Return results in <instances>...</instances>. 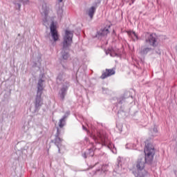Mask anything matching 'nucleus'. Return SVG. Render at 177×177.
Wrapping results in <instances>:
<instances>
[{
	"label": "nucleus",
	"instance_id": "nucleus-5",
	"mask_svg": "<svg viewBox=\"0 0 177 177\" xmlns=\"http://www.w3.org/2000/svg\"><path fill=\"white\" fill-rule=\"evenodd\" d=\"M60 129H57L55 138L54 140L55 145L58 147L59 153H60V146H62V142H63V140L60 138Z\"/></svg>",
	"mask_w": 177,
	"mask_h": 177
},
{
	"label": "nucleus",
	"instance_id": "nucleus-22",
	"mask_svg": "<svg viewBox=\"0 0 177 177\" xmlns=\"http://www.w3.org/2000/svg\"><path fill=\"white\" fill-rule=\"evenodd\" d=\"M102 142H104L103 140H102Z\"/></svg>",
	"mask_w": 177,
	"mask_h": 177
},
{
	"label": "nucleus",
	"instance_id": "nucleus-19",
	"mask_svg": "<svg viewBox=\"0 0 177 177\" xmlns=\"http://www.w3.org/2000/svg\"><path fill=\"white\" fill-rule=\"evenodd\" d=\"M59 2H63V0H58Z\"/></svg>",
	"mask_w": 177,
	"mask_h": 177
},
{
	"label": "nucleus",
	"instance_id": "nucleus-15",
	"mask_svg": "<svg viewBox=\"0 0 177 177\" xmlns=\"http://www.w3.org/2000/svg\"><path fill=\"white\" fill-rule=\"evenodd\" d=\"M151 50V48H146L142 50V53H147V52Z\"/></svg>",
	"mask_w": 177,
	"mask_h": 177
},
{
	"label": "nucleus",
	"instance_id": "nucleus-11",
	"mask_svg": "<svg viewBox=\"0 0 177 177\" xmlns=\"http://www.w3.org/2000/svg\"><path fill=\"white\" fill-rule=\"evenodd\" d=\"M127 34L129 37H131L133 39V41L139 39V37H138V35L133 31H128Z\"/></svg>",
	"mask_w": 177,
	"mask_h": 177
},
{
	"label": "nucleus",
	"instance_id": "nucleus-18",
	"mask_svg": "<svg viewBox=\"0 0 177 177\" xmlns=\"http://www.w3.org/2000/svg\"><path fill=\"white\" fill-rule=\"evenodd\" d=\"M46 21H48V20L46 19V18H45L44 24L45 23H46Z\"/></svg>",
	"mask_w": 177,
	"mask_h": 177
},
{
	"label": "nucleus",
	"instance_id": "nucleus-4",
	"mask_svg": "<svg viewBox=\"0 0 177 177\" xmlns=\"http://www.w3.org/2000/svg\"><path fill=\"white\" fill-rule=\"evenodd\" d=\"M145 44L147 45H150V46H153V48H156L158 45L156 35L154 34L146 33Z\"/></svg>",
	"mask_w": 177,
	"mask_h": 177
},
{
	"label": "nucleus",
	"instance_id": "nucleus-6",
	"mask_svg": "<svg viewBox=\"0 0 177 177\" xmlns=\"http://www.w3.org/2000/svg\"><path fill=\"white\" fill-rule=\"evenodd\" d=\"M51 36L53 39L56 42V41H59V34L57 33V30H56V26L55 24H52L50 27Z\"/></svg>",
	"mask_w": 177,
	"mask_h": 177
},
{
	"label": "nucleus",
	"instance_id": "nucleus-20",
	"mask_svg": "<svg viewBox=\"0 0 177 177\" xmlns=\"http://www.w3.org/2000/svg\"><path fill=\"white\" fill-rule=\"evenodd\" d=\"M83 128H84V129H85V130L86 131V129L85 127H83Z\"/></svg>",
	"mask_w": 177,
	"mask_h": 177
},
{
	"label": "nucleus",
	"instance_id": "nucleus-17",
	"mask_svg": "<svg viewBox=\"0 0 177 177\" xmlns=\"http://www.w3.org/2000/svg\"><path fill=\"white\" fill-rule=\"evenodd\" d=\"M97 3H100V0H97Z\"/></svg>",
	"mask_w": 177,
	"mask_h": 177
},
{
	"label": "nucleus",
	"instance_id": "nucleus-12",
	"mask_svg": "<svg viewBox=\"0 0 177 177\" xmlns=\"http://www.w3.org/2000/svg\"><path fill=\"white\" fill-rule=\"evenodd\" d=\"M109 28L110 26H109L108 28H104L103 29H101L100 31V34L103 37H104L105 35H107V34L110 32V30H109Z\"/></svg>",
	"mask_w": 177,
	"mask_h": 177
},
{
	"label": "nucleus",
	"instance_id": "nucleus-2",
	"mask_svg": "<svg viewBox=\"0 0 177 177\" xmlns=\"http://www.w3.org/2000/svg\"><path fill=\"white\" fill-rule=\"evenodd\" d=\"M44 82V80L42 79H40L38 82V86H37V95L36 96V100L35 102V106L36 109H39L44 103L42 102V91H44V87L42 86V83Z\"/></svg>",
	"mask_w": 177,
	"mask_h": 177
},
{
	"label": "nucleus",
	"instance_id": "nucleus-3",
	"mask_svg": "<svg viewBox=\"0 0 177 177\" xmlns=\"http://www.w3.org/2000/svg\"><path fill=\"white\" fill-rule=\"evenodd\" d=\"M73 35H74V32L70 30L65 31V35L64 37L63 41L64 49H67V48L71 46V44H73Z\"/></svg>",
	"mask_w": 177,
	"mask_h": 177
},
{
	"label": "nucleus",
	"instance_id": "nucleus-10",
	"mask_svg": "<svg viewBox=\"0 0 177 177\" xmlns=\"http://www.w3.org/2000/svg\"><path fill=\"white\" fill-rule=\"evenodd\" d=\"M95 12H96V7L92 6L90 8L86 13L89 16L90 19H93V15H95Z\"/></svg>",
	"mask_w": 177,
	"mask_h": 177
},
{
	"label": "nucleus",
	"instance_id": "nucleus-13",
	"mask_svg": "<svg viewBox=\"0 0 177 177\" xmlns=\"http://www.w3.org/2000/svg\"><path fill=\"white\" fill-rule=\"evenodd\" d=\"M67 91V87L66 88H62L61 89V92H62V96H64V95H66V91Z\"/></svg>",
	"mask_w": 177,
	"mask_h": 177
},
{
	"label": "nucleus",
	"instance_id": "nucleus-1",
	"mask_svg": "<svg viewBox=\"0 0 177 177\" xmlns=\"http://www.w3.org/2000/svg\"><path fill=\"white\" fill-rule=\"evenodd\" d=\"M145 158H139L136 162V168L137 169V174L139 177H145L147 172L145 171V167L147 164H151L153 160H154V154L156 151L154 150V146L153 144L149 143V141L145 142V147L144 149Z\"/></svg>",
	"mask_w": 177,
	"mask_h": 177
},
{
	"label": "nucleus",
	"instance_id": "nucleus-14",
	"mask_svg": "<svg viewBox=\"0 0 177 177\" xmlns=\"http://www.w3.org/2000/svg\"><path fill=\"white\" fill-rule=\"evenodd\" d=\"M62 57L64 59V60H67L68 59V53L63 54Z\"/></svg>",
	"mask_w": 177,
	"mask_h": 177
},
{
	"label": "nucleus",
	"instance_id": "nucleus-8",
	"mask_svg": "<svg viewBox=\"0 0 177 177\" xmlns=\"http://www.w3.org/2000/svg\"><path fill=\"white\" fill-rule=\"evenodd\" d=\"M41 15H43L45 17H48V15H49V7H48L46 3L42 5Z\"/></svg>",
	"mask_w": 177,
	"mask_h": 177
},
{
	"label": "nucleus",
	"instance_id": "nucleus-16",
	"mask_svg": "<svg viewBox=\"0 0 177 177\" xmlns=\"http://www.w3.org/2000/svg\"><path fill=\"white\" fill-rule=\"evenodd\" d=\"M22 1L24 2V3H27V2H28V0H22Z\"/></svg>",
	"mask_w": 177,
	"mask_h": 177
},
{
	"label": "nucleus",
	"instance_id": "nucleus-21",
	"mask_svg": "<svg viewBox=\"0 0 177 177\" xmlns=\"http://www.w3.org/2000/svg\"><path fill=\"white\" fill-rule=\"evenodd\" d=\"M18 6H19V8H20V6H21L20 4H18Z\"/></svg>",
	"mask_w": 177,
	"mask_h": 177
},
{
	"label": "nucleus",
	"instance_id": "nucleus-9",
	"mask_svg": "<svg viewBox=\"0 0 177 177\" xmlns=\"http://www.w3.org/2000/svg\"><path fill=\"white\" fill-rule=\"evenodd\" d=\"M64 125H66V118H62V119L59 120L58 122L59 127H57V130L58 129H59L60 132H62V129L64 128Z\"/></svg>",
	"mask_w": 177,
	"mask_h": 177
},
{
	"label": "nucleus",
	"instance_id": "nucleus-7",
	"mask_svg": "<svg viewBox=\"0 0 177 177\" xmlns=\"http://www.w3.org/2000/svg\"><path fill=\"white\" fill-rule=\"evenodd\" d=\"M114 74H115V71L114 69H106L102 72L100 78L101 80H106V78L111 77V75H114Z\"/></svg>",
	"mask_w": 177,
	"mask_h": 177
}]
</instances>
